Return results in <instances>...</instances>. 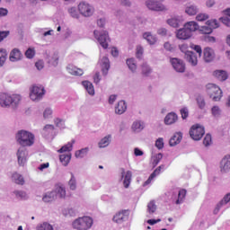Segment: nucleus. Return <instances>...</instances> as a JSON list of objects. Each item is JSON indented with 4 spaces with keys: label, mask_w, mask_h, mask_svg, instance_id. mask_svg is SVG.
Returning <instances> with one entry per match:
<instances>
[{
    "label": "nucleus",
    "mask_w": 230,
    "mask_h": 230,
    "mask_svg": "<svg viewBox=\"0 0 230 230\" xmlns=\"http://www.w3.org/2000/svg\"><path fill=\"white\" fill-rule=\"evenodd\" d=\"M21 102L20 94H10L6 93H0V107L6 109L12 105V107H17Z\"/></svg>",
    "instance_id": "obj_1"
},
{
    "label": "nucleus",
    "mask_w": 230,
    "mask_h": 230,
    "mask_svg": "<svg viewBox=\"0 0 230 230\" xmlns=\"http://www.w3.org/2000/svg\"><path fill=\"white\" fill-rule=\"evenodd\" d=\"M16 140L21 146H32L35 143V135L26 130H20L16 134Z\"/></svg>",
    "instance_id": "obj_2"
},
{
    "label": "nucleus",
    "mask_w": 230,
    "mask_h": 230,
    "mask_svg": "<svg viewBox=\"0 0 230 230\" xmlns=\"http://www.w3.org/2000/svg\"><path fill=\"white\" fill-rule=\"evenodd\" d=\"M45 94L46 90L42 85H32L30 89V98L32 102H40Z\"/></svg>",
    "instance_id": "obj_3"
},
{
    "label": "nucleus",
    "mask_w": 230,
    "mask_h": 230,
    "mask_svg": "<svg viewBox=\"0 0 230 230\" xmlns=\"http://www.w3.org/2000/svg\"><path fill=\"white\" fill-rule=\"evenodd\" d=\"M207 93L213 102H220L222 100V90L215 84H207Z\"/></svg>",
    "instance_id": "obj_4"
},
{
    "label": "nucleus",
    "mask_w": 230,
    "mask_h": 230,
    "mask_svg": "<svg viewBox=\"0 0 230 230\" xmlns=\"http://www.w3.org/2000/svg\"><path fill=\"white\" fill-rule=\"evenodd\" d=\"M179 49L181 53L185 54V58L189 64H191V66H197V64H199L197 54H195L193 51L188 50V44L179 45Z\"/></svg>",
    "instance_id": "obj_5"
},
{
    "label": "nucleus",
    "mask_w": 230,
    "mask_h": 230,
    "mask_svg": "<svg viewBox=\"0 0 230 230\" xmlns=\"http://www.w3.org/2000/svg\"><path fill=\"white\" fill-rule=\"evenodd\" d=\"M205 134L206 129H204V126L199 124L193 125L190 129V136L194 141H200Z\"/></svg>",
    "instance_id": "obj_6"
},
{
    "label": "nucleus",
    "mask_w": 230,
    "mask_h": 230,
    "mask_svg": "<svg viewBox=\"0 0 230 230\" xmlns=\"http://www.w3.org/2000/svg\"><path fill=\"white\" fill-rule=\"evenodd\" d=\"M93 34L100 46H102L103 49H107V48H109V32H107V31H94Z\"/></svg>",
    "instance_id": "obj_7"
},
{
    "label": "nucleus",
    "mask_w": 230,
    "mask_h": 230,
    "mask_svg": "<svg viewBox=\"0 0 230 230\" xmlns=\"http://www.w3.org/2000/svg\"><path fill=\"white\" fill-rule=\"evenodd\" d=\"M164 0H146V6L153 12H164L166 7L163 4Z\"/></svg>",
    "instance_id": "obj_8"
},
{
    "label": "nucleus",
    "mask_w": 230,
    "mask_h": 230,
    "mask_svg": "<svg viewBox=\"0 0 230 230\" xmlns=\"http://www.w3.org/2000/svg\"><path fill=\"white\" fill-rule=\"evenodd\" d=\"M78 10L84 17H91L94 13V7L87 2H81L78 4Z\"/></svg>",
    "instance_id": "obj_9"
},
{
    "label": "nucleus",
    "mask_w": 230,
    "mask_h": 230,
    "mask_svg": "<svg viewBox=\"0 0 230 230\" xmlns=\"http://www.w3.org/2000/svg\"><path fill=\"white\" fill-rule=\"evenodd\" d=\"M18 164L20 166H24L26 164L27 157H28V150H26V146H21L17 153Z\"/></svg>",
    "instance_id": "obj_10"
},
{
    "label": "nucleus",
    "mask_w": 230,
    "mask_h": 230,
    "mask_svg": "<svg viewBox=\"0 0 230 230\" xmlns=\"http://www.w3.org/2000/svg\"><path fill=\"white\" fill-rule=\"evenodd\" d=\"M130 216V212L128 210H122L118 212L113 217V222L116 224H123V222H128V217Z\"/></svg>",
    "instance_id": "obj_11"
},
{
    "label": "nucleus",
    "mask_w": 230,
    "mask_h": 230,
    "mask_svg": "<svg viewBox=\"0 0 230 230\" xmlns=\"http://www.w3.org/2000/svg\"><path fill=\"white\" fill-rule=\"evenodd\" d=\"M170 62L177 73H184V71H186V65H184V61L177 58H172Z\"/></svg>",
    "instance_id": "obj_12"
},
{
    "label": "nucleus",
    "mask_w": 230,
    "mask_h": 230,
    "mask_svg": "<svg viewBox=\"0 0 230 230\" xmlns=\"http://www.w3.org/2000/svg\"><path fill=\"white\" fill-rule=\"evenodd\" d=\"M99 64L102 67V72L104 76H107L109 74V70L111 69V61L109 60V58L107 56L102 57Z\"/></svg>",
    "instance_id": "obj_13"
},
{
    "label": "nucleus",
    "mask_w": 230,
    "mask_h": 230,
    "mask_svg": "<svg viewBox=\"0 0 230 230\" xmlns=\"http://www.w3.org/2000/svg\"><path fill=\"white\" fill-rule=\"evenodd\" d=\"M121 179L123 181L124 188H128V186H130V183L132 182V172L130 171L125 172V169H122Z\"/></svg>",
    "instance_id": "obj_14"
},
{
    "label": "nucleus",
    "mask_w": 230,
    "mask_h": 230,
    "mask_svg": "<svg viewBox=\"0 0 230 230\" xmlns=\"http://www.w3.org/2000/svg\"><path fill=\"white\" fill-rule=\"evenodd\" d=\"M66 71L69 75H72L73 76H82V75H84V70L82 68H78L73 64H68L66 66Z\"/></svg>",
    "instance_id": "obj_15"
},
{
    "label": "nucleus",
    "mask_w": 230,
    "mask_h": 230,
    "mask_svg": "<svg viewBox=\"0 0 230 230\" xmlns=\"http://www.w3.org/2000/svg\"><path fill=\"white\" fill-rule=\"evenodd\" d=\"M191 34L190 31L186 29V27L183 26V28L179 29L176 31V38L180 40H188V39H191Z\"/></svg>",
    "instance_id": "obj_16"
},
{
    "label": "nucleus",
    "mask_w": 230,
    "mask_h": 230,
    "mask_svg": "<svg viewBox=\"0 0 230 230\" xmlns=\"http://www.w3.org/2000/svg\"><path fill=\"white\" fill-rule=\"evenodd\" d=\"M176 121H179V115L173 111L169 112L164 119V125H174Z\"/></svg>",
    "instance_id": "obj_17"
},
{
    "label": "nucleus",
    "mask_w": 230,
    "mask_h": 230,
    "mask_svg": "<svg viewBox=\"0 0 230 230\" xmlns=\"http://www.w3.org/2000/svg\"><path fill=\"white\" fill-rule=\"evenodd\" d=\"M183 26L185 30H188L191 36L193 35L194 31H197V30L199 28V23L195 21L187 22Z\"/></svg>",
    "instance_id": "obj_18"
},
{
    "label": "nucleus",
    "mask_w": 230,
    "mask_h": 230,
    "mask_svg": "<svg viewBox=\"0 0 230 230\" xmlns=\"http://www.w3.org/2000/svg\"><path fill=\"white\" fill-rule=\"evenodd\" d=\"M11 181L14 182V184H18L19 186H24V176L22 174L13 172L11 175Z\"/></svg>",
    "instance_id": "obj_19"
},
{
    "label": "nucleus",
    "mask_w": 230,
    "mask_h": 230,
    "mask_svg": "<svg viewBox=\"0 0 230 230\" xmlns=\"http://www.w3.org/2000/svg\"><path fill=\"white\" fill-rule=\"evenodd\" d=\"M220 168L223 173H227V172H230V155L225 156L221 160Z\"/></svg>",
    "instance_id": "obj_20"
},
{
    "label": "nucleus",
    "mask_w": 230,
    "mask_h": 230,
    "mask_svg": "<svg viewBox=\"0 0 230 230\" xmlns=\"http://www.w3.org/2000/svg\"><path fill=\"white\" fill-rule=\"evenodd\" d=\"M164 169V165H160L156 168L149 176V178L144 182L143 186H148V184L152 183V181L157 177L161 173V170Z\"/></svg>",
    "instance_id": "obj_21"
},
{
    "label": "nucleus",
    "mask_w": 230,
    "mask_h": 230,
    "mask_svg": "<svg viewBox=\"0 0 230 230\" xmlns=\"http://www.w3.org/2000/svg\"><path fill=\"white\" fill-rule=\"evenodd\" d=\"M58 60L59 58L57 52H54L47 57V63L52 67H57V66H58Z\"/></svg>",
    "instance_id": "obj_22"
},
{
    "label": "nucleus",
    "mask_w": 230,
    "mask_h": 230,
    "mask_svg": "<svg viewBox=\"0 0 230 230\" xmlns=\"http://www.w3.org/2000/svg\"><path fill=\"white\" fill-rule=\"evenodd\" d=\"M167 24L172 28H179L182 24V17L181 16H173L167 20Z\"/></svg>",
    "instance_id": "obj_23"
},
{
    "label": "nucleus",
    "mask_w": 230,
    "mask_h": 230,
    "mask_svg": "<svg viewBox=\"0 0 230 230\" xmlns=\"http://www.w3.org/2000/svg\"><path fill=\"white\" fill-rule=\"evenodd\" d=\"M203 55L205 62H212V60L215 58V50L209 47H207L203 50Z\"/></svg>",
    "instance_id": "obj_24"
},
{
    "label": "nucleus",
    "mask_w": 230,
    "mask_h": 230,
    "mask_svg": "<svg viewBox=\"0 0 230 230\" xmlns=\"http://www.w3.org/2000/svg\"><path fill=\"white\" fill-rule=\"evenodd\" d=\"M41 134L44 137H53L55 136V126L54 125H46Z\"/></svg>",
    "instance_id": "obj_25"
},
{
    "label": "nucleus",
    "mask_w": 230,
    "mask_h": 230,
    "mask_svg": "<svg viewBox=\"0 0 230 230\" xmlns=\"http://www.w3.org/2000/svg\"><path fill=\"white\" fill-rule=\"evenodd\" d=\"M81 220L83 221V229L84 230H89L91 227H93V224L94 221L93 220V217L88 216L81 217Z\"/></svg>",
    "instance_id": "obj_26"
},
{
    "label": "nucleus",
    "mask_w": 230,
    "mask_h": 230,
    "mask_svg": "<svg viewBox=\"0 0 230 230\" xmlns=\"http://www.w3.org/2000/svg\"><path fill=\"white\" fill-rule=\"evenodd\" d=\"M208 224L206 223V217H198L193 223L194 229H204V227H208Z\"/></svg>",
    "instance_id": "obj_27"
},
{
    "label": "nucleus",
    "mask_w": 230,
    "mask_h": 230,
    "mask_svg": "<svg viewBox=\"0 0 230 230\" xmlns=\"http://www.w3.org/2000/svg\"><path fill=\"white\" fill-rule=\"evenodd\" d=\"M131 128L133 132L139 133L145 129V122L143 120H135Z\"/></svg>",
    "instance_id": "obj_28"
},
{
    "label": "nucleus",
    "mask_w": 230,
    "mask_h": 230,
    "mask_svg": "<svg viewBox=\"0 0 230 230\" xmlns=\"http://www.w3.org/2000/svg\"><path fill=\"white\" fill-rule=\"evenodd\" d=\"M182 140V133L177 132L175 133L172 137H171L169 141L170 146H175V145H179L181 141Z\"/></svg>",
    "instance_id": "obj_29"
},
{
    "label": "nucleus",
    "mask_w": 230,
    "mask_h": 230,
    "mask_svg": "<svg viewBox=\"0 0 230 230\" xmlns=\"http://www.w3.org/2000/svg\"><path fill=\"white\" fill-rule=\"evenodd\" d=\"M22 57V54L21 53L20 49H14L10 53V60L11 62H18V60H21Z\"/></svg>",
    "instance_id": "obj_30"
},
{
    "label": "nucleus",
    "mask_w": 230,
    "mask_h": 230,
    "mask_svg": "<svg viewBox=\"0 0 230 230\" xmlns=\"http://www.w3.org/2000/svg\"><path fill=\"white\" fill-rule=\"evenodd\" d=\"M127 111V103L125 101H119L115 106L116 114H123Z\"/></svg>",
    "instance_id": "obj_31"
},
{
    "label": "nucleus",
    "mask_w": 230,
    "mask_h": 230,
    "mask_svg": "<svg viewBox=\"0 0 230 230\" xmlns=\"http://www.w3.org/2000/svg\"><path fill=\"white\" fill-rule=\"evenodd\" d=\"M185 13L190 16L197 15V13H199V7L195 4H188L185 7Z\"/></svg>",
    "instance_id": "obj_32"
},
{
    "label": "nucleus",
    "mask_w": 230,
    "mask_h": 230,
    "mask_svg": "<svg viewBox=\"0 0 230 230\" xmlns=\"http://www.w3.org/2000/svg\"><path fill=\"white\" fill-rule=\"evenodd\" d=\"M82 85L90 96H94V86L93 85V83L89 81H83Z\"/></svg>",
    "instance_id": "obj_33"
},
{
    "label": "nucleus",
    "mask_w": 230,
    "mask_h": 230,
    "mask_svg": "<svg viewBox=\"0 0 230 230\" xmlns=\"http://www.w3.org/2000/svg\"><path fill=\"white\" fill-rule=\"evenodd\" d=\"M56 197H59L60 199H64L66 197V188L64 185L57 184L55 187Z\"/></svg>",
    "instance_id": "obj_34"
},
{
    "label": "nucleus",
    "mask_w": 230,
    "mask_h": 230,
    "mask_svg": "<svg viewBox=\"0 0 230 230\" xmlns=\"http://www.w3.org/2000/svg\"><path fill=\"white\" fill-rule=\"evenodd\" d=\"M186 199V190L182 189L179 191L177 199H174V204L180 205Z\"/></svg>",
    "instance_id": "obj_35"
},
{
    "label": "nucleus",
    "mask_w": 230,
    "mask_h": 230,
    "mask_svg": "<svg viewBox=\"0 0 230 230\" xmlns=\"http://www.w3.org/2000/svg\"><path fill=\"white\" fill-rule=\"evenodd\" d=\"M143 37L146 40H147L148 44H151V46L157 42V37L153 35L152 32H145Z\"/></svg>",
    "instance_id": "obj_36"
},
{
    "label": "nucleus",
    "mask_w": 230,
    "mask_h": 230,
    "mask_svg": "<svg viewBox=\"0 0 230 230\" xmlns=\"http://www.w3.org/2000/svg\"><path fill=\"white\" fill-rule=\"evenodd\" d=\"M57 198V192L54 190L46 192L42 198L43 202H52Z\"/></svg>",
    "instance_id": "obj_37"
},
{
    "label": "nucleus",
    "mask_w": 230,
    "mask_h": 230,
    "mask_svg": "<svg viewBox=\"0 0 230 230\" xmlns=\"http://www.w3.org/2000/svg\"><path fill=\"white\" fill-rule=\"evenodd\" d=\"M126 64L132 73H136L137 69V63L134 58H128Z\"/></svg>",
    "instance_id": "obj_38"
},
{
    "label": "nucleus",
    "mask_w": 230,
    "mask_h": 230,
    "mask_svg": "<svg viewBox=\"0 0 230 230\" xmlns=\"http://www.w3.org/2000/svg\"><path fill=\"white\" fill-rule=\"evenodd\" d=\"M214 75L217 80H220V82H226V79L227 78V72L224 70H216L214 72Z\"/></svg>",
    "instance_id": "obj_39"
},
{
    "label": "nucleus",
    "mask_w": 230,
    "mask_h": 230,
    "mask_svg": "<svg viewBox=\"0 0 230 230\" xmlns=\"http://www.w3.org/2000/svg\"><path fill=\"white\" fill-rule=\"evenodd\" d=\"M13 195L18 199V200H28V193L24 190H14Z\"/></svg>",
    "instance_id": "obj_40"
},
{
    "label": "nucleus",
    "mask_w": 230,
    "mask_h": 230,
    "mask_svg": "<svg viewBox=\"0 0 230 230\" xmlns=\"http://www.w3.org/2000/svg\"><path fill=\"white\" fill-rule=\"evenodd\" d=\"M109 145H111V135L104 137L98 143L99 148H107V146H109Z\"/></svg>",
    "instance_id": "obj_41"
},
{
    "label": "nucleus",
    "mask_w": 230,
    "mask_h": 230,
    "mask_svg": "<svg viewBox=\"0 0 230 230\" xmlns=\"http://www.w3.org/2000/svg\"><path fill=\"white\" fill-rule=\"evenodd\" d=\"M59 161L62 163L63 166H67L71 161V153L61 155L59 156Z\"/></svg>",
    "instance_id": "obj_42"
},
{
    "label": "nucleus",
    "mask_w": 230,
    "mask_h": 230,
    "mask_svg": "<svg viewBox=\"0 0 230 230\" xmlns=\"http://www.w3.org/2000/svg\"><path fill=\"white\" fill-rule=\"evenodd\" d=\"M73 145H75V140L68 142L66 145L63 146L60 149L58 150L59 154H64V152H71L73 150Z\"/></svg>",
    "instance_id": "obj_43"
},
{
    "label": "nucleus",
    "mask_w": 230,
    "mask_h": 230,
    "mask_svg": "<svg viewBox=\"0 0 230 230\" xmlns=\"http://www.w3.org/2000/svg\"><path fill=\"white\" fill-rule=\"evenodd\" d=\"M87 154H89V147H84V148L75 151V155L76 159H84V157H85V155H87Z\"/></svg>",
    "instance_id": "obj_44"
},
{
    "label": "nucleus",
    "mask_w": 230,
    "mask_h": 230,
    "mask_svg": "<svg viewBox=\"0 0 230 230\" xmlns=\"http://www.w3.org/2000/svg\"><path fill=\"white\" fill-rule=\"evenodd\" d=\"M84 221L82 217H78L72 223V227L76 230H84Z\"/></svg>",
    "instance_id": "obj_45"
},
{
    "label": "nucleus",
    "mask_w": 230,
    "mask_h": 230,
    "mask_svg": "<svg viewBox=\"0 0 230 230\" xmlns=\"http://www.w3.org/2000/svg\"><path fill=\"white\" fill-rule=\"evenodd\" d=\"M7 57L8 53L6 52V49H0V67L4 66V62H6Z\"/></svg>",
    "instance_id": "obj_46"
},
{
    "label": "nucleus",
    "mask_w": 230,
    "mask_h": 230,
    "mask_svg": "<svg viewBox=\"0 0 230 230\" xmlns=\"http://www.w3.org/2000/svg\"><path fill=\"white\" fill-rule=\"evenodd\" d=\"M37 230H53V226H51V224H49V222H43V223H40L38 224V226H36Z\"/></svg>",
    "instance_id": "obj_47"
},
{
    "label": "nucleus",
    "mask_w": 230,
    "mask_h": 230,
    "mask_svg": "<svg viewBox=\"0 0 230 230\" xmlns=\"http://www.w3.org/2000/svg\"><path fill=\"white\" fill-rule=\"evenodd\" d=\"M207 26H209L211 30H217V28H220V22L217 19L207 21Z\"/></svg>",
    "instance_id": "obj_48"
},
{
    "label": "nucleus",
    "mask_w": 230,
    "mask_h": 230,
    "mask_svg": "<svg viewBox=\"0 0 230 230\" xmlns=\"http://www.w3.org/2000/svg\"><path fill=\"white\" fill-rule=\"evenodd\" d=\"M196 102L199 109H200L201 111H204V109H206V100H204V97L202 95L198 96Z\"/></svg>",
    "instance_id": "obj_49"
},
{
    "label": "nucleus",
    "mask_w": 230,
    "mask_h": 230,
    "mask_svg": "<svg viewBox=\"0 0 230 230\" xmlns=\"http://www.w3.org/2000/svg\"><path fill=\"white\" fill-rule=\"evenodd\" d=\"M157 210V206H155V201L152 200L147 204V213L149 215H154Z\"/></svg>",
    "instance_id": "obj_50"
},
{
    "label": "nucleus",
    "mask_w": 230,
    "mask_h": 230,
    "mask_svg": "<svg viewBox=\"0 0 230 230\" xmlns=\"http://www.w3.org/2000/svg\"><path fill=\"white\" fill-rule=\"evenodd\" d=\"M68 13L73 19H80V13H78V9L76 7L68 8Z\"/></svg>",
    "instance_id": "obj_51"
},
{
    "label": "nucleus",
    "mask_w": 230,
    "mask_h": 230,
    "mask_svg": "<svg viewBox=\"0 0 230 230\" xmlns=\"http://www.w3.org/2000/svg\"><path fill=\"white\" fill-rule=\"evenodd\" d=\"M211 114L214 116V118H220L222 115V110L218 106H213L211 108Z\"/></svg>",
    "instance_id": "obj_52"
},
{
    "label": "nucleus",
    "mask_w": 230,
    "mask_h": 230,
    "mask_svg": "<svg viewBox=\"0 0 230 230\" xmlns=\"http://www.w3.org/2000/svg\"><path fill=\"white\" fill-rule=\"evenodd\" d=\"M208 19H209V14L206 13H199L196 16V21H198L199 22H204V21H208Z\"/></svg>",
    "instance_id": "obj_53"
},
{
    "label": "nucleus",
    "mask_w": 230,
    "mask_h": 230,
    "mask_svg": "<svg viewBox=\"0 0 230 230\" xmlns=\"http://www.w3.org/2000/svg\"><path fill=\"white\" fill-rule=\"evenodd\" d=\"M151 73L152 68H150V66L146 63H144L142 65V74L144 75V76H148V75H150Z\"/></svg>",
    "instance_id": "obj_54"
},
{
    "label": "nucleus",
    "mask_w": 230,
    "mask_h": 230,
    "mask_svg": "<svg viewBox=\"0 0 230 230\" xmlns=\"http://www.w3.org/2000/svg\"><path fill=\"white\" fill-rule=\"evenodd\" d=\"M164 49H165V51H169L170 53H173L175 51V45L167 41L164 44Z\"/></svg>",
    "instance_id": "obj_55"
},
{
    "label": "nucleus",
    "mask_w": 230,
    "mask_h": 230,
    "mask_svg": "<svg viewBox=\"0 0 230 230\" xmlns=\"http://www.w3.org/2000/svg\"><path fill=\"white\" fill-rule=\"evenodd\" d=\"M63 215L65 217H75L76 210L75 208H66L63 210Z\"/></svg>",
    "instance_id": "obj_56"
},
{
    "label": "nucleus",
    "mask_w": 230,
    "mask_h": 230,
    "mask_svg": "<svg viewBox=\"0 0 230 230\" xmlns=\"http://www.w3.org/2000/svg\"><path fill=\"white\" fill-rule=\"evenodd\" d=\"M155 146H156L158 150H163V148H164V139L163 137L157 138Z\"/></svg>",
    "instance_id": "obj_57"
},
{
    "label": "nucleus",
    "mask_w": 230,
    "mask_h": 230,
    "mask_svg": "<svg viewBox=\"0 0 230 230\" xmlns=\"http://www.w3.org/2000/svg\"><path fill=\"white\" fill-rule=\"evenodd\" d=\"M51 116H53V110H51L49 107L46 108L43 111V118L45 119H49Z\"/></svg>",
    "instance_id": "obj_58"
},
{
    "label": "nucleus",
    "mask_w": 230,
    "mask_h": 230,
    "mask_svg": "<svg viewBox=\"0 0 230 230\" xmlns=\"http://www.w3.org/2000/svg\"><path fill=\"white\" fill-rule=\"evenodd\" d=\"M161 159H163V154L159 153L153 156V164L154 166H157L159 163H161Z\"/></svg>",
    "instance_id": "obj_59"
},
{
    "label": "nucleus",
    "mask_w": 230,
    "mask_h": 230,
    "mask_svg": "<svg viewBox=\"0 0 230 230\" xmlns=\"http://www.w3.org/2000/svg\"><path fill=\"white\" fill-rule=\"evenodd\" d=\"M200 31L204 35H209L210 33H213V29H211L209 25H205L201 27Z\"/></svg>",
    "instance_id": "obj_60"
},
{
    "label": "nucleus",
    "mask_w": 230,
    "mask_h": 230,
    "mask_svg": "<svg viewBox=\"0 0 230 230\" xmlns=\"http://www.w3.org/2000/svg\"><path fill=\"white\" fill-rule=\"evenodd\" d=\"M68 185L70 190H76V179H75V175L71 174V179L68 181Z\"/></svg>",
    "instance_id": "obj_61"
},
{
    "label": "nucleus",
    "mask_w": 230,
    "mask_h": 230,
    "mask_svg": "<svg viewBox=\"0 0 230 230\" xmlns=\"http://www.w3.org/2000/svg\"><path fill=\"white\" fill-rule=\"evenodd\" d=\"M220 22H222L225 26L230 28V17L229 16H223L219 18Z\"/></svg>",
    "instance_id": "obj_62"
},
{
    "label": "nucleus",
    "mask_w": 230,
    "mask_h": 230,
    "mask_svg": "<svg viewBox=\"0 0 230 230\" xmlns=\"http://www.w3.org/2000/svg\"><path fill=\"white\" fill-rule=\"evenodd\" d=\"M55 123H56V127H58V128H65L66 127V123L62 119H56Z\"/></svg>",
    "instance_id": "obj_63"
},
{
    "label": "nucleus",
    "mask_w": 230,
    "mask_h": 230,
    "mask_svg": "<svg viewBox=\"0 0 230 230\" xmlns=\"http://www.w3.org/2000/svg\"><path fill=\"white\" fill-rule=\"evenodd\" d=\"M211 143H212L211 136L209 134H207L203 139V145H205L206 146H209Z\"/></svg>",
    "instance_id": "obj_64"
}]
</instances>
